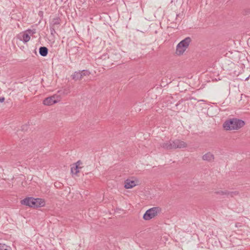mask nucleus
I'll return each instance as SVG.
<instances>
[{
    "label": "nucleus",
    "mask_w": 250,
    "mask_h": 250,
    "mask_svg": "<svg viewBox=\"0 0 250 250\" xmlns=\"http://www.w3.org/2000/svg\"><path fill=\"white\" fill-rule=\"evenodd\" d=\"M245 123L242 120L233 118L227 120L223 124V127L225 130H238L242 127Z\"/></svg>",
    "instance_id": "1"
},
{
    "label": "nucleus",
    "mask_w": 250,
    "mask_h": 250,
    "mask_svg": "<svg viewBox=\"0 0 250 250\" xmlns=\"http://www.w3.org/2000/svg\"><path fill=\"white\" fill-rule=\"evenodd\" d=\"M161 147L166 149H175L177 148H183L187 147V144L185 142L179 139L169 140L160 144Z\"/></svg>",
    "instance_id": "2"
},
{
    "label": "nucleus",
    "mask_w": 250,
    "mask_h": 250,
    "mask_svg": "<svg viewBox=\"0 0 250 250\" xmlns=\"http://www.w3.org/2000/svg\"><path fill=\"white\" fill-rule=\"evenodd\" d=\"M191 39L189 37H187L180 42L177 45L176 54L178 55H182L188 48Z\"/></svg>",
    "instance_id": "3"
},
{
    "label": "nucleus",
    "mask_w": 250,
    "mask_h": 250,
    "mask_svg": "<svg viewBox=\"0 0 250 250\" xmlns=\"http://www.w3.org/2000/svg\"><path fill=\"white\" fill-rule=\"evenodd\" d=\"M160 211V209L158 207L152 208L146 211L144 214L143 218L145 220H149L156 216Z\"/></svg>",
    "instance_id": "4"
},
{
    "label": "nucleus",
    "mask_w": 250,
    "mask_h": 250,
    "mask_svg": "<svg viewBox=\"0 0 250 250\" xmlns=\"http://www.w3.org/2000/svg\"><path fill=\"white\" fill-rule=\"evenodd\" d=\"M90 74L89 71L83 70L75 72L71 76L72 78L75 81L82 80L84 76H89Z\"/></svg>",
    "instance_id": "5"
},
{
    "label": "nucleus",
    "mask_w": 250,
    "mask_h": 250,
    "mask_svg": "<svg viewBox=\"0 0 250 250\" xmlns=\"http://www.w3.org/2000/svg\"><path fill=\"white\" fill-rule=\"evenodd\" d=\"M108 58L109 59L111 64H114L115 62H118L120 61L121 55L119 52H115L114 53H111Z\"/></svg>",
    "instance_id": "6"
},
{
    "label": "nucleus",
    "mask_w": 250,
    "mask_h": 250,
    "mask_svg": "<svg viewBox=\"0 0 250 250\" xmlns=\"http://www.w3.org/2000/svg\"><path fill=\"white\" fill-rule=\"evenodd\" d=\"M56 98H58V96L55 95L47 97L45 98L43 102V103L44 105H49L57 103L58 101H59V99H56Z\"/></svg>",
    "instance_id": "7"
},
{
    "label": "nucleus",
    "mask_w": 250,
    "mask_h": 250,
    "mask_svg": "<svg viewBox=\"0 0 250 250\" xmlns=\"http://www.w3.org/2000/svg\"><path fill=\"white\" fill-rule=\"evenodd\" d=\"M17 37L21 41H22L24 42H27L30 39L29 34L25 32L20 33L17 35Z\"/></svg>",
    "instance_id": "8"
},
{
    "label": "nucleus",
    "mask_w": 250,
    "mask_h": 250,
    "mask_svg": "<svg viewBox=\"0 0 250 250\" xmlns=\"http://www.w3.org/2000/svg\"><path fill=\"white\" fill-rule=\"evenodd\" d=\"M34 198L33 197H27L21 201L22 205L28 206L30 207H33V203L34 201Z\"/></svg>",
    "instance_id": "9"
},
{
    "label": "nucleus",
    "mask_w": 250,
    "mask_h": 250,
    "mask_svg": "<svg viewBox=\"0 0 250 250\" xmlns=\"http://www.w3.org/2000/svg\"><path fill=\"white\" fill-rule=\"evenodd\" d=\"M33 207L39 208L43 207L45 205L44 200L41 198H34Z\"/></svg>",
    "instance_id": "10"
},
{
    "label": "nucleus",
    "mask_w": 250,
    "mask_h": 250,
    "mask_svg": "<svg viewBox=\"0 0 250 250\" xmlns=\"http://www.w3.org/2000/svg\"><path fill=\"white\" fill-rule=\"evenodd\" d=\"M136 185V182L134 180L128 179L125 181V188H131Z\"/></svg>",
    "instance_id": "11"
},
{
    "label": "nucleus",
    "mask_w": 250,
    "mask_h": 250,
    "mask_svg": "<svg viewBox=\"0 0 250 250\" xmlns=\"http://www.w3.org/2000/svg\"><path fill=\"white\" fill-rule=\"evenodd\" d=\"M202 159L204 161H207L209 162L213 161L214 159V155L210 152H208L202 156Z\"/></svg>",
    "instance_id": "12"
},
{
    "label": "nucleus",
    "mask_w": 250,
    "mask_h": 250,
    "mask_svg": "<svg viewBox=\"0 0 250 250\" xmlns=\"http://www.w3.org/2000/svg\"><path fill=\"white\" fill-rule=\"evenodd\" d=\"M48 51V48L45 46H42L39 48L40 54L43 57L47 56Z\"/></svg>",
    "instance_id": "13"
},
{
    "label": "nucleus",
    "mask_w": 250,
    "mask_h": 250,
    "mask_svg": "<svg viewBox=\"0 0 250 250\" xmlns=\"http://www.w3.org/2000/svg\"><path fill=\"white\" fill-rule=\"evenodd\" d=\"M82 168V167H78V166L73 165V166L71 167V172L73 174H77L79 172V169H81Z\"/></svg>",
    "instance_id": "14"
},
{
    "label": "nucleus",
    "mask_w": 250,
    "mask_h": 250,
    "mask_svg": "<svg viewBox=\"0 0 250 250\" xmlns=\"http://www.w3.org/2000/svg\"><path fill=\"white\" fill-rule=\"evenodd\" d=\"M215 193L217 195H222V196L226 195V196H228V190H219L215 191Z\"/></svg>",
    "instance_id": "15"
},
{
    "label": "nucleus",
    "mask_w": 250,
    "mask_h": 250,
    "mask_svg": "<svg viewBox=\"0 0 250 250\" xmlns=\"http://www.w3.org/2000/svg\"><path fill=\"white\" fill-rule=\"evenodd\" d=\"M239 195V192L238 191H230L228 190V197L230 196L232 198L234 197L235 196H238Z\"/></svg>",
    "instance_id": "16"
},
{
    "label": "nucleus",
    "mask_w": 250,
    "mask_h": 250,
    "mask_svg": "<svg viewBox=\"0 0 250 250\" xmlns=\"http://www.w3.org/2000/svg\"><path fill=\"white\" fill-rule=\"evenodd\" d=\"M0 250H10V248L5 244L0 243Z\"/></svg>",
    "instance_id": "17"
},
{
    "label": "nucleus",
    "mask_w": 250,
    "mask_h": 250,
    "mask_svg": "<svg viewBox=\"0 0 250 250\" xmlns=\"http://www.w3.org/2000/svg\"><path fill=\"white\" fill-rule=\"evenodd\" d=\"M53 25H58L60 23V19L59 18H54L52 21Z\"/></svg>",
    "instance_id": "18"
},
{
    "label": "nucleus",
    "mask_w": 250,
    "mask_h": 250,
    "mask_svg": "<svg viewBox=\"0 0 250 250\" xmlns=\"http://www.w3.org/2000/svg\"><path fill=\"white\" fill-rule=\"evenodd\" d=\"M25 32L29 34V36H30V35H32V34H33L36 33L35 30H31V29H28V30H26L25 31Z\"/></svg>",
    "instance_id": "19"
},
{
    "label": "nucleus",
    "mask_w": 250,
    "mask_h": 250,
    "mask_svg": "<svg viewBox=\"0 0 250 250\" xmlns=\"http://www.w3.org/2000/svg\"><path fill=\"white\" fill-rule=\"evenodd\" d=\"M54 186L57 188H61L62 186V184L59 182H55L54 183Z\"/></svg>",
    "instance_id": "20"
},
{
    "label": "nucleus",
    "mask_w": 250,
    "mask_h": 250,
    "mask_svg": "<svg viewBox=\"0 0 250 250\" xmlns=\"http://www.w3.org/2000/svg\"><path fill=\"white\" fill-rule=\"evenodd\" d=\"M74 165L76 166H78V167H81L80 166L82 165V162L80 160H79Z\"/></svg>",
    "instance_id": "21"
},
{
    "label": "nucleus",
    "mask_w": 250,
    "mask_h": 250,
    "mask_svg": "<svg viewBox=\"0 0 250 250\" xmlns=\"http://www.w3.org/2000/svg\"><path fill=\"white\" fill-rule=\"evenodd\" d=\"M183 99H181V100H180L176 104V106H178L181 103L183 102Z\"/></svg>",
    "instance_id": "22"
},
{
    "label": "nucleus",
    "mask_w": 250,
    "mask_h": 250,
    "mask_svg": "<svg viewBox=\"0 0 250 250\" xmlns=\"http://www.w3.org/2000/svg\"><path fill=\"white\" fill-rule=\"evenodd\" d=\"M5 100V98L4 97H0V103H2L3 102H4Z\"/></svg>",
    "instance_id": "23"
},
{
    "label": "nucleus",
    "mask_w": 250,
    "mask_h": 250,
    "mask_svg": "<svg viewBox=\"0 0 250 250\" xmlns=\"http://www.w3.org/2000/svg\"><path fill=\"white\" fill-rule=\"evenodd\" d=\"M51 34H53V32H55L54 29L53 28L52 29H51Z\"/></svg>",
    "instance_id": "24"
}]
</instances>
